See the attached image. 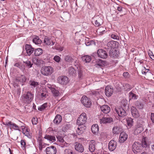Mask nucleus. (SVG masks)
<instances>
[{
  "instance_id": "38",
  "label": "nucleus",
  "mask_w": 154,
  "mask_h": 154,
  "mask_svg": "<svg viewBox=\"0 0 154 154\" xmlns=\"http://www.w3.org/2000/svg\"><path fill=\"white\" fill-rule=\"evenodd\" d=\"M116 43H118V42L114 41H111L107 43V45L109 48H112L114 47Z\"/></svg>"
},
{
  "instance_id": "10",
  "label": "nucleus",
  "mask_w": 154,
  "mask_h": 154,
  "mask_svg": "<svg viewBox=\"0 0 154 154\" xmlns=\"http://www.w3.org/2000/svg\"><path fill=\"white\" fill-rule=\"evenodd\" d=\"M45 152L47 154H56L57 149L54 146H51L46 148Z\"/></svg>"
},
{
  "instance_id": "39",
  "label": "nucleus",
  "mask_w": 154,
  "mask_h": 154,
  "mask_svg": "<svg viewBox=\"0 0 154 154\" xmlns=\"http://www.w3.org/2000/svg\"><path fill=\"white\" fill-rule=\"evenodd\" d=\"M69 74L71 75L74 76L76 74V70L72 66L69 67Z\"/></svg>"
},
{
  "instance_id": "37",
  "label": "nucleus",
  "mask_w": 154,
  "mask_h": 154,
  "mask_svg": "<svg viewBox=\"0 0 154 154\" xmlns=\"http://www.w3.org/2000/svg\"><path fill=\"white\" fill-rule=\"evenodd\" d=\"M129 97L130 99H132L134 100L137 99L138 96L134 94L132 91L130 92L129 93Z\"/></svg>"
},
{
  "instance_id": "25",
  "label": "nucleus",
  "mask_w": 154,
  "mask_h": 154,
  "mask_svg": "<svg viewBox=\"0 0 154 154\" xmlns=\"http://www.w3.org/2000/svg\"><path fill=\"white\" fill-rule=\"evenodd\" d=\"M57 137L58 141L60 143L61 147H63L64 146H67L68 144L64 140L62 137L58 136Z\"/></svg>"
},
{
  "instance_id": "40",
  "label": "nucleus",
  "mask_w": 154,
  "mask_h": 154,
  "mask_svg": "<svg viewBox=\"0 0 154 154\" xmlns=\"http://www.w3.org/2000/svg\"><path fill=\"white\" fill-rule=\"evenodd\" d=\"M29 84L30 86H32V88H35L39 85V82H35L34 80L30 81L29 82Z\"/></svg>"
},
{
  "instance_id": "18",
  "label": "nucleus",
  "mask_w": 154,
  "mask_h": 154,
  "mask_svg": "<svg viewBox=\"0 0 154 154\" xmlns=\"http://www.w3.org/2000/svg\"><path fill=\"white\" fill-rule=\"evenodd\" d=\"M96 143L95 141L92 140L90 142L89 146V149L91 152H93L96 149Z\"/></svg>"
},
{
  "instance_id": "34",
  "label": "nucleus",
  "mask_w": 154,
  "mask_h": 154,
  "mask_svg": "<svg viewBox=\"0 0 154 154\" xmlns=\"http://www.w3.org/2000/svg\"><path fill=\"white\" fill-rule=\"evenodd\" d=\"M109 54L110 56L114 58L117 57L118 56L116 51L114 49H111L110 51Z\"/></svg>"
},
{
  "instance_id": "26",
  "label": "nucleus",
  "mask_w": 154,
  "mask_h": 154,
  "mask_svg": "<svg viewBox=\"0 0 154 154\" xmlns=\"http://www.w3.org/2000/svg\"><path fill=\"white\" fill-rule=\"evenodd\" d=\"M86 128V127L84 125L82 126H79L76 130V132L78 134H81L84 132Z\"/></svg>"
},
{
  "instance_id": "35",
  "label": "nucleus",
  "mask_w": 154,
  "mask_h": 154,
  "mask_svg": "<svg viewBox=\"0 0 154 154\" xmlns=\"http://www.w3.org/2000/svg\"><path fill=\"white\" fill-rule=\"evenodd\" d=\"M14 66L18 67L22 71H24L25 70V66L23 63H22L19 62L16 63L14 64Z\"/></svg>"
},
{
  "instance_id": "29",
  "label": "nucleus",
  "mask_w": 154,
  "mask_h": 154,
  "mask_svg": "<svg viewBox=\"0 0 154 154\" xmlns=\"http://www.w3.org/2000/svg\"><path fill=\"white\" fill-rule=\"evenodd\" d=\"M62 117L60 115H57L54 120V122L56 124H58L61 121Z\"/></svg>"
},
{
  "instance_id": "62",
  "label": "nucleus",
  "mask_w": 154,
  "mask_h": 154,
  "mask_svg": "<svg viewBox=\"0 0 154 154\" xmlns=\"http://www.w3.org/2000/svg\"><path fill=\"white\" fill-rule=\"evenodd\" d=\"M151 119L152 122L154 123V113H152L151 114Z\"/></svg>"
},
{
  "instance_id": "11",
  "label": "nucleus",
  "mask_w": 154,
  "mask_h": 154,
  "mask_svg": "<svg viewBox=\"0 0 154 154\" xmlns=\"http://www.w3.org/2000/svg\"><path fill=\"white\" fill-rule=\"evenodd\" d=\"M97 54L98 57L103 59H106L108 56V54L106 51L102 49H99L98 50Z\"/></svg>"
},
{
  "instance_id": "49",
  "label": "nucleus",
  "mask_w": 154,
  "mask_h": 154,
  "mask_svg": "<svg viewBox=\"0 0 154 154\" xmlns=\"http://www.w3.org/2000/svg\"><path fill=\"white\" fill-rule=\"evenodd\" d=\"M136 105L137 108L140 109H142L143 106V104L142 103L138 101L136 103Z\"/></svg>"
},
{
  "instance_id": "20",
  "label": "nucleus",
  "mask_w": 154,
  "mask_h": 154,
  "mask_svg": "<svg viewBox=\"0 0 154 154\" xmlns=\"http://www.w3.org/2000/svg\"><path fill=\"white\" fill-rule=\"evenodd\" d=\"M21 127L23 130V133L28 138H31L32 137V136L31 134L29 133V130L28 128L23 126H22Z\"/></svg>"
},
{
  "instance_id": "3",
  "label": "nucleus",
  "mask_w": 154,
  "mask_h": 154,
  "mask_svg": "<svg viewBox=\"0 0 154 154\" xmlns=\"http://www.w3.org/2000/svg\"><path fill=\"white\" fill-rule=\"evenodd\" d=\"M87 117L85 112L82 113L78 118L76 124L78 126L83 125L86 122Z\"/></svg>"
},
{
  "instance_id": "64",
  "label": "nucleus",
  "mask_w": 154,
  "mask_h": 154,
  "mask_svg": "<svg viewBox=\"0 0 154 154\" xmlns=\"http://www.w3.org/2000/svg\"><path fill=\"white\" fill-rule=\"evenodd\" d=\"M47 87L49 88L51 91L52 90V88H54L52 87L51 85L49 84H48L47 85Z\"/></svg>"
},
{
  "instance_id": "5",
  "label": "nucleus",
  "mask_w": 154,
  "mask_h": 154,
  "mask_svg": "<svg viewBox=\"0 0 154 154\" xmlns=\"http://www.w3.org/2000/svg\"><path fill=\"white\" fill-rule=\"evenodd\" d=\"M81 101L84 106L86 107H89L91 104L90 99L85 96H82Z\"/></svg>"
},
{
  "instance_id": "45",
  "label": "nucleus",
  "mask_w": 154,
  "mask_h": 154,
  "mask_svg": "<svg viewBox=\"0 0 154 154\" xmlns=\"http://www.w3.org/2000/svg\"><path fill=\"white\" fill-rule=\"evenodd\" d=\"M33 63L36 65H40L41 64V60L38 58H35L32 60Z\"/></svg>"
},
{
  "instance_id": "17",
  "label": "nucleus",
  "mask_w": 154,
  "mask_h": 154,
  "mask_svg": "<svg viewBox=\"0 0 154 154\" xmlns=\"http://www.w3.org/2000/svg\"><path fill=\"white\" fill-rule=\"evenodd\" d=\"M113 92V90L110 86L108 85L106 87L105 89V94L106 95L109 97L112 95Z\"/></svg>"
},
{
  "instance_id": "27",
  "label": "nucleus",
  "mask_w": 154,
  "mask_h": 154,
  "mask_svg": "<svg viewBox=\"0 0 154 154\" xmlns=\"http://www.w3.org/2000/svg\"><path fill=\"white\" fill-rule=\"evenodd\" d=\"M70 15L67 12H63L62 14L61 17L63 20L66 21L69 20Z\"/></svg>"
},
{
  "instance_id": "53",
  "label": "nucleus",
  "mask_w": 154,
  "mask_h": 154,
  "mask_svg": "<svg viewBox=\"0 0 154 154\" xmlns=\"http://www.w3.org/2000/svg\"><path fill=\"white\" fill-rule=\"evenodd\" d=\"M142 72L143 74H144L145 75H146V74L149 73V69H146L145 68L142 70Z\"/></svg>"
},
{
  "instance_id": "14",
  "label": "nucleus",
  "mask_w": 154,
  "mask_h": 154,
  "mask_svg": "<svg viewBox=\"0 0 154 154\" xmlns=\"http://www.w3.org/2000/svg\"><path fill=\"white\" fill-rule=\"evenodd\" d=\"M116 142L114 140H111L109 143V149L110 151H112L116 149Z\"/></svg>"
},
{
  "instance_id": "19",
  "label": "nucleus",
  "mask_w": 154,
  "mask_h": 154,
  "mask_svg": "<svg viewBox=\"0 0 154 154\" xmlns=\"http://www.w3.org/2000/svg\"><path fill=\"white\" fill-rule=\"evenodd\" d=\"M131 110L132 115L133 117L135 118H138L140 116L138 111L135 107L134 106H132Z\"/></svg>"
},
{
  "instance_id": "2",
  "label": "nucleus",
  "mask_w": 154,
  "mask_h": 154,
  "mask_svg": "<svg viewBox=\"0 0 154 154\" xmlns=\"http://www.w3.org/2000/svg\"><path fill=\"white\" fill-rule=\"evenodd\" d=\"M53 72V68L51 66H43L41 70L42 74L45 76H48L51 75Z\"/></svg>"
},
{
  "instance_id": "48",
  "label": "nucleus",
  "mask_w": 154,
  "mask_h": 154,
  "mask_svg": "<svg viewBox=\"0 0 154 154\" xmlns=\"http://www.w3.org/2000/svg\"><path fill=\"white\" fill-rule=\"evenodd\" d=\"M127 120L128 126L129 127H131L132 125L133 122L132 119L131 118H128Z\"/></svg>"
},
{
  "instance_id": "57",
  "label": "nucleus",
  "mask_w": 154,
  "mask_h": 154,
  "mask_svg": "<svg viewBox=\"0 0 154 154\" xmlns=\"http://www.w3.org/2000/svg\"><path fill=\"white\" fill-rule=\"evenodd\" d=\"M54 59L56 62L58 63L60 61L61 58L59 56L56 55L54 57Z\"/></svg>"
},
{
  "instance_id": "36",
  "label": "nucleus",
  "mask_w": 154,
  "mask_h": 154,
  "mask_svg": "<svg viewBox=\"0 0 154 154\" xmlns=\"http://www.w3.org/2000/svg\"><path fill=\"white\" fill-rule=\"evenodd\" d=\"M82 60L85 62L86 63H88L90 62L91 60V57L88 55H85L82 56Z\"/></svg>"
},
{
  "instance_id": "32",
  "label": "nucleus",
  "mask_w": 154,
  "mask_h": 154,
  "mask_svg": "<svg viewBox=\"0 0 154 154\" xmlns=\"http://www.w3.org/2000/svg\"><path fill=\"white\" fill-rule=\"evenodd\" d=\"M44 138L47 139L52 143L54 142L56 140V139L54 136L50 135H45Z\"/></svg>"
},
{
  "instance_id": "50",
  "label": "nucleus",
  "mask_w": 154,
  "mask_h": 154,
  "mask_svg": "<svg viewBox=\"0 0 154 154\" xmlns=\"http://www.w3.org/2000/svg\"><path fill=\"white\" fill-rule=\"evenodd\" d=\"M47 95V92L46 91L43 90L41 94V97L42 98H45Z\"/></svg>"
},
{
  "instance_id": "12",
  "label": "nucleus",
  "mask_w": 154,
  "mask_h": 154,
  "mask_svg": "<svg viewBox=\"0 0 154 154\" xmlns=\"http://www.w3.org/2000/svg\"><path fill=\"white\" fill-rule=\"evenodd\" d=\"M113 121L112 118L107 116H104L100 119V123L101 124L110 123Z\"/></svg>"
},
{
  "instance_id": "56",
  "label": "nucleus",
  "mask_w": 154,
  "mask_h": 154,
  "mask_svg": "<svg viewBox=\"0 0 154 154\" xmlns=\"http://www.w3.org/2000/svg\"><path fill=\"white\" fill-rule=\"evenodd\" d=\"M38 121V119L36 118H33L32 120V122L33 125H36Z\"/></svg>"
},
{
  "instance_id": "30",
  "label": "nucleus",
  "mask_w": 154,
  "mask_h": 154,
  "mask_svg": "<svg viewBox=\"0 0 154 154\" xmlns=\"http://www.w3.org/2000/svg\"><path fill=\"white\" fill-rule=\"evenodd\" d=\"M122 130V128L120 126L114 127L112 129L113 133L115 134H119Z\"/></svg>"
},
{
  "instance_id": "44",
  "label": "nucleus",
  "mask_w": 154,
  "mask_h": 154,
  "mask_svg": "<svg viewBox=\"0 0 154 154\" xmlns=\"http://www.w3.org/2000/svg\"><path fill=\"white\" fill-rule=\"evenodd\" d=\"M23 63L26 65V66L28 68H29L32 66L33 64L30 61L27 60L26 61H23Z\"/></svg>"
},
{
  "instance_id": "52",
  "label": "nucleus",
  "mask_w": 154,
  "mask_h": 154,
  "mask_svg": "<svg viewBox=\"0 0 154 154\" xmlns=\"http://www.w3.org/2000/svg\"><path fill=\"white\" fill-rule=\"evenodd\" d=\"M92 95L94 96L98 97L99 96L100 94L98 91H93L92 92Z\"/></svg>"
},
{
  "instance_id": "13",
  "label": "nucleus",
  "mask_w": 154,
  "mask_h": 154,
  "mask_svg": "<svg viewBox=\"0 0 154 154\" xmlns=\"http://www.w3.org/2000/svg\"><path fill=\"white\" fill-rule=\"evenodd\" d=\"M75 149L78 152H82L84 151V148L82 144L78 142H76L74 143Z\"/></svg>"
},
{
  "instance_id": "6",
  "label": "nucleus",
  "mask_w": 154,
  "mask_h": 154,
  "mask_svg": "<svg viewBox=\"0 0 154 154\" xmlns=\"http://www.w3.org/2000/svg\"><path fill=\"white\" fill-rule=\"evenodd\" d=\"M144 130L143 126L142 124L137 123L135 126L134 134L137 135L141 133Z\"/></svg>"
},
{
  "instance_id": "54",
  "label": "nucleus",
  "mask_w": 154,
  "mask_h": 154,
  "mask_svg": "<svg viewBox=\"0 0 154 154\" xmlns=\"http://www.w3.org/2000/svg\"><path fill=\"white\" fill-rule=\"evenodd\" d=\"M111 38L114 39H116L117 41L119 40V37L117 35L115 34H112L111 36Z\"/></svg>"
},
{
  "instance_id": "16",
  "label": "nucleus",
  "mask_w": 154,
  "mask_h": 154,
  "mask_svg": "<svg viewBox=\"0 0 154 154\" xmlns=\"http://www.w3.org/2000/svg\"><path fill=\"white\" fill-rule=\"evenodd\" d=\"M128 135L124 132H122L120 135L119 137V142L120 143H124L127 139Z\"/></svg>"
},
{
  "instance_id": "58",
  "label": "nucleus",
  "mask_w": 154,
  "mask_h": 154,
  "mask_svg": "<svg viewBox=\"0 0 154 154\" xmlns=\"http://www.w3.org/2000/svg\"><path fill=\"white\" fill-rule=\"evenodd\" d=\"M98 102L101 104H103L105 103L106 101L104 98H100L98 99Z\"/></svg>"
},
{
  "instance_id": "7",
  "label": "nucleus",
  "mask_w": 154,
  "mask_h": 154,
  "mask_svg": "<svg viewBox=\"0 0 154 154\" xmlns=\"http://www.w3.org/2000/svg\"><path fill=\"white\" fill-rule=\"evenodd\" d=\"M3 124L5 126L9 127L11 129H13L15 130L20 131L19 129V126L16 124L11 122V121H7L3 123Z\"/></svg>"
},
{
  "instance_id": "61",
  "label": "nucleus",
  "mask_w": 154,
  "mask_h": 154,
  "mask_svg": "<svg viewBox=\"0 0 154 154\" xmlns=\"http://www.w3.org/2000/svg\"><path fill=\"white\" fill-rule=\"evenodd\" d=\"M148 54L150 58L152 60H153V59L152 57H154V54H153L152 52V51H150L149 53Z\"/></svg>"
},
{
  "instance_id": "63",
  "label": "nucleus",
  "mask_w": 154,
  "mask_h": 154,
  "mask_svg": "<svg viewBox=\"0 0 154 154\" xmlns=\"http://www.w3.org/2000/svg\"><path fill=\"white\" fill-rule=\"evenodd\" d=\"M21 144V146L23 147H24L26 145L25 142L23 140H22L20 142Z\"/></svg>"
},
{
  "instance_id": "28",
  "label": "nucleus",
  "mask_w": 154,
  "mask_h": 154,
  "mask_svg": "<svg viewBox=\"0 0 154 154\" xmlns=\"http://www.w3.org/2000/svg\"><path fill=\"white\" fill-rule=\"evenodd\" d=\"M91 130L93 134H97L99 131V128L98 125L97 124L93 125L91 127Z\"/></svg>"
},
{
  "instance_id": "8",
  "label": "nucleus",
  "mask_w": 154,
  "mask_h": 154,
  "mask_svg": "<svg viewBox=\"0 0 154 154\" xmlns=\"http://www.w3.org/2000/svg\"><path fill=\"white\" fill-rule=\"evenodd\" d=\"M57 81L59 83L62 85H65L69 82L68 78L66 76L59 77L57 79Z\"/></svg>"
},
{
  "instance_id": "15",
  "label": "nucleus",
  "mask_w": 154,
  "mask_h": 154,
  "mask_svg": "<svg viewBox=\"0 0 154 154\" xmlns=\"http://www.w3.org/2000/svg\"><path fill=\"white\" fill-rule=\"evenodd\" d=\"M25 48L26 53L28 56H30L34 51V48H32L31 45L26 44L25 46Z\"/></svg>"
},
{
  "instance_id": "1",
  "label": "nucleus",
  "mask_w": 154,
  "mask_h": 154,
  "mask_svg": "<svg viewBox=\"0 0 154 154\" xmlns=\"http://www.w3.org/2000/svg\"><path fill=\"white\" fill-rule=\"evenodd\" d=\"M34 94L31 91H28L21 97L22 101L26 104L30 103L33 99Z\"/></svg>"
},
{
  "instance_id": "59",
  "label": "nucleus",
  "mask_w": 154,
  "mask_h": 154,
  "mask_svg": "<svg viewBox=\"0 0 154 154\" xmlns=\"http://www.w3.org/2000/svg\"><path fill=\"white\" fill-rule=\"evenodd\" d=\"M125 89L126 91H129L131 89V88L129 85L126 84L125 85Z\"/></svg>"
},
{
  "instance_id": "47",
  "label": "nucleus",
  "mask_w": 154,
  "mask_h": 154,
  "mask_svg": "<svg viewBox=\"0 0 154 154\" xmlns=\"http://www.w3.org/2000/svg\"><path fill=\"white\" fill-rule=\"evenodd\" d=\"M65 60L68 62H72L73 61L72 58L69 55H67L66 56L65 58Z\"/></svg>"
},
{
  "instance_id": "22",
  "label": "nucleus",
  "mask_w": 154,
  "mask_h": 154,
  "mask_svg": "<svg viewBox=\"0 0 154 154\" xmlns=\"http://www.w3.org/2000/svg\"><path fill=\"white\" fill-rule=\"evenodd\" d=\"M101 111L104 113L107 114L110 111V107L107 105H103L100 106Z\"/></svg>"
},
{
  "instance_id": "23",
  "label": "nucleus",
  "mask_w": 154,
  "mask_h": 154,
  "mask_svg": "<svg viewBox=\"0 0 154 154\" xmlns=\"http://www.w3.org/2000/svg\"><path fill=\"white\" fill-rule=\"evenodd\" d=\"M95 19H97L95 20V26H99L103 23V20L102 19L98 16H97L93 18L94 20Z\"/></svg>"
},
{
  "instance_id": "21",
  "label": "nucleus",
  "mask_w": 154,
  "mask_h": 154,
  "mask_svg": "<svg viewBox=\"0 0 154 154\" xmlns=\"http://www.w3.org/2000/svg\"><path fill=\"white\" fill-rule=\"evenodd\" d=\"M44 43L45 45H51L53 46L55 44L54 42H53L49 37L47 36H46L45 38Z\"/></svg>"
},
{
  "instance_id": "24",
  "label": "nucleus",
  "mask_w": 154,
  "mask_h": 154,
  "mask_svg": "<svg viewBox=\"0 0 154 154\" xmlns=\"http://www.w3.org/2000/svg\"><path fill=\"white\" fill-rule=\"evenodd\" d=\"M26 81V77L22 75L20 76L17 77L16 78V82H18L24 83Z\"/></svg>"
},
{
  "instance_id": "4",
  "label": "nucleus",
  "mask_w": 154,
  "mask_h": 154,
  "mask_svg": "<svg viewBox=\"0 0 154 154\" xmlns=\"http://www.w3.org/2000/svg\"><path fill=\"white\" fill-rule=\"evenodd\" d=\"M142 149L141 144L138 142H135L132 146V150L134 153L140 152Z\"/></svg>"
},
{
  "instance_id": "41",
  "label": "nucleus",
  "mask_w": 154,
  "mask_h": 154,
  "mask_svg": "<svg viewBox=\"0 0 154 154\" xmlns=\"http://www.w3.org/2000/svg\"><path fill=\"white\" fill-rule=\"evenodd\" d=\"M51 91L54 97H58L60 94V93L57 90L55 89L54 88H52Z\"/></svg>"
},
{
  "instance_id": "55",
  "label": "nucleus",
  "mask_w": 154,
  "mask_h": 154,
  "mask_svg": "<svg viewBox=\"0 0 154 154\" xmlns=\"http://www.w3.org/2000/svg\"><path fill=\"white\" fill-rule=\"evenodd\" d=\"M64 154H73V151L70 149H66L65 150Z\"/></svg>"
},
{
  "instance_id": "60",
  "label": "nucleus",
  "mask_w": 154,
  "mask_h": 154,
  "mask_svg": "<svg viewBox=\"0 0 154 154\" xmlns=\"http://www.w3.org/2000/svg\"><path fill=\"white\" fill-rule=\"evenodd\" d=\"M78 74L79 78L81 79L83 76V72L82 70H80L78 72Z\"/></svg>"
},
{
  "instance_id": "42",
  "label": "nucleus",
  "mask_w": 154,
  "mask_h": 154,
  "mask_svg": "<svg viewBox=\"0 0 154 154\" xmlns=\"http://www.w3.org/2000/svg\"><path fill=\"white\" fill-rule=\"evenodd\" d=\"M147 138L146 137H143L142 140V146L144 147H147L148 146L146 142Z\"/></svg>"
},
{
  "instance_id": "51",
  "label": "nucleus",
  "mask_w": 154,
  "mask_h": 154,
  "mask_svg": "<svg viewBox=\"0 0 154 154\" xmlns=\"http://www.w3.org/2000/svg\"><path fill=\"white\" fill-rule=\"evenodd\" d=\"M85 44L87 46H89L93 44H94V42L93 41H87L85 42Z\"/></svg>"
},
{
  "instance_id": "33",
  "label": "nucleus",
  "mask_w": 154,
  "mask_h": 154,
  "mask_svg": "<svg viewBox=\"0 0 154 154\" xmlns=\"http://www.w3.org/2000/svg\"><path fill=\"white\" fill-rule=\"evenodd\" d=\"M32 42L36 45H40L42 43L41 40L37 36H35L32 39Z\"/></svg>"
},
{
  "instance_id": "9",
  "label": "nucleus",
  "mask_w": 154,
  "mask_h": 154,
  "mask_svg": "<svg viewBox=\"0 0 154 154\" xmlns=\"http://www.w3.org/2000/svg\"><path fill=\"white\" fill-rule=\"evenodd\" d=\"M115 110L119 116L121 117H124L127 114L126 112L122 107L116 108Z\"/></svg>"
},
{
  "instance_id": "46",
  "label": "nucleus",
  "mask_w": 154,
  "mask_h": 154,
  "mask_svg": "<svg viewBox=\"0 0 154 154\" xmlns=\"http://www.w3.org/2000/svg\"><path fill=\"white\" fill-rule=\"evenodd\" d=\"M47 103H45L41 105L40 106L38 107V109L39 111H42L47 107Z\"/></svg>"
},
{
  "instance_id": "43",
  "label": "nucleus",
  "mask_w": 154,
  "mask_h": 154,
  "mask_svg": "<svg viewBox=\"0 0 154 154\" xmlns=\"http://www.w3.org/2000/svg\"><path fill=\"white\" fill-rule=\"evenodd\" d=\"M97 32L99 35H101L105 32V30L103 27H100L97 31Z\"/></svg>"
},
{
  "instance_id": "31",
  "label": "nucleus",
  "mask_w": 154,
  "mask_h": 154,
  "mask_svg": "<svg viewBox=\"0 0 154 154\" xmlns=\"http://www.w3.org/2000/svg\"><path fill=\"white\" fill-rule=\"evenodd\" d=\"M43 52V50L41 48H38L34 50V54L35 56H39Z\"/></svg>"
}]
</instances>
